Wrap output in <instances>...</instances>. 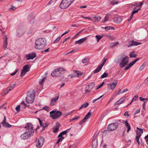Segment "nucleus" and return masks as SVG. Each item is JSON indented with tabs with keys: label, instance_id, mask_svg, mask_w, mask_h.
Returning <instances> with one entry per match:
<instances>
[{
	"label": "nucleus",
	"instance_id": "aec40b11",
	"mask_svg": "<svg viewBox=\"0 0 148 148\" xmlns=\"http://www.w3.org/2000/svg\"><path fill=\"white\" fill-rule=\"evenodd\" d=\"M114 21L116 23H120L122 21V19L121 17H116L114 18Z\"/></svg>",
	"mask_w": 148,
	"mask_h": 148
},
{
	"label": "nucleus",
	"instance_id": "bb28decb",
	"mask_svg": "<svg viewBox=\"0 0 148 148\" xmlns=\"http://www.w3.org/2000/svg\"><path fill=\"white\" fill-rule=\"evenodd\" d=\"M75 71L76 72V74L77 75V77H79L81 76L83 73L81 71L76 70H75Z\"/></svg>",
	"mask_w": 148,
	"mask_h": 148
},
{
	"label": "nucleus",
	"instance_id": "a878e982",
	"mask_svg": "<svg viewBox=\"0 0 148 148\" xmlns=\"http://www.w3.org/2000/svg\"><path fill=\"white\" fill-rule=\"evenodd\" d=\"M7 39V37L6 36L5 40H4L3 43V48L5 49L7 48V45L8 44Z\"/></svg>",
	"mask_w": 148,
	"mask_h": 148
},
{
	"label": "nucleus",
	"instance_id": "0e129e2a",
	"mask_svg": "<svg viewBox=\"0 0 148 148\" xmlns=\"http://www.w3.org/2000/svg\"><path fill=\"white\" fill-rule=\"evenodd\" d=\"M111 27V26H107L106 27L104 28L106 30H108L110 29Z\"/></svg>",
	"mask_w": 148,
	"mask_h": 148
},
{
	"label": "nucleus",
	"instance_id": "5701e85b",
	"mask_svg": "<svg viewBox=\"0 0 148 148\" xmlns=\"http://www.w3.org/2000/svg\"><path fill=\"white\" fill-rule=\"evenodd\" d=\"M25 32V31L24 29H19L18 31V35L19 36H21L23 35Z\"/></svg>",
	"mask_w": 148,
	"mask_h": 148
},
{
	"label": "nucleus",
	"instance_id": "dca6fc26",
	"mask_svg": "<svg viewBox=\"0 0 148 148\" xmlns=\"http://www.w3.org/2000/svg\"><path fill=\"white\" fill-rule=\"evenodd\" d=\"M94 85H93V84H90L88 86L86 87L85 92H89L91 90V89L93 88L94 87Z\"/></svg>",
	"mask_w": 148,
	"mask_h": 148
},
{
	"label": "nucleus",
	"instance_id": "2f4dec72",
	"mask_svg": "<svg viewBox=\"0 0 148 148\" xmlns=\"http://www.w3.org/2000/svg\"><path fill=\"white\" fill-rule=\"evenodd\" d=\"M110 2L113 5L117 4L118 3V1H115L114 0H110Z\"/></svg>",
	"mask_w": 148,
	"mask_h": 148
},
{
	"label": "nucleus",
	"instance_id": "412c9836",
	"mask_svg": "<svg viewBox=\"0 0 148 148\" xmlns=\"http://www.w3.org/2000/svg\"><path fill=\"white\" fill-rule=\"evenodd\" d=\"M87 39L86 38H83L82 39H81L79 40H78L77 41L75 42V44H80L82 43L83 42H84Z\"/></svg>",
	"mask_w": 148,
	"mask_h": 148
},
{
	"label": "nucleus",
	"instance_id": "052dcab7",
	"mask_svg": "<svg viewBox=\"0 0 148 148\" xmlns=\"http://www.w3.org/2000/svg\"><path fill=\"white\" fill-rule=\"evenodd\" d=\"M124 116H127V117H128L129 116V114H128V112L127 111H126L124 114Z\"/></svg>",
	"mask_w": 148,
	"mask_h": 148
},
{
	"label": "nucleus",
	"instance_id": "1a4fd4ad",
	"mask_svg": "<svg viewBox=\"0 0 148 148\" xmlns=\"http://www.w3.org/2000/svg\"><path fill=\"white\" fill-rule=\"evenodd\" d=\"M30 69V68L28 65H26L23 66V69L21 71V77H23L26 73L28 72Z\"/></svg>",
	"mask_w": 148,
	"mask_h": 148
},
{
	"label": "nucleus",
	"instance_id": "58836bf2",
	"mask_svg": "<svg viewBox=\"0 0 148 148\" xmlns=\"http://www.w3.org/2000/svg\"><path fill=\"white\" fill-rule=\"evenodd\" d=\"M112 46H111V47H113L118 45L119 44V43L118 42H116L112 43Z\"/></svg>",
	"mask_w": 148,
	"mask_h": 148
},
{
	"label": "nucleus",
	"instance_id": "f704fd0d",
	"mask_svg": "<svg viewBox=\"0 0 148 148\" xmlns=\"http://www.w3.org/2000/svg\"><path fill=\"white\" fill-rule=\"evenodd\" d=\"M107 60V58L104 57L103 59V62L100 65L102 67L104 65Z\"/></svg>",
	"mask_w": 148,
	"mask_h": 148
},
{
	"label": "nucleus",
	"instance_id": "9b49d317",
	"mask_svg": "<svg viewBox=\"0 0 148 148\" xmlns=\"http://www.w3.org/2000/svg\"><path fill=\"white\" fill-rule=\"evenodd\" d=\"M141 44V43L140 42H138L136 41H135L133 40H132L131 41L129 42L128 44V47H130L131 46H137Z\"/></svg>",
	"mask_w": 148,
	"mask_h": 148
},
{
	"label": "nucleus",
	"instance_id": "e433bc0d",
	"mask_svg": "<svg viewBox=\"0 0 148 148\" xmlns=\"http://www.w3.org/2000/svg\"><path fill=\"white\" fill-rule=\"evenodd\" d=\"M46 77H45L41 81H40L39 82V84H42V83L44 82L45 80L46 79Z\"/></svg>",
	"mask_w": 148,
	"mask_h": 148
},
{
	"label": "nucleus",
	"instance_id": "7c9ffc66",
	"mask_svg": "<svg viewBox=\"0 0 148 148\" xmlns=\"http://www.w3.org/2000/svg\"><path fill=\"white\" fill-rule=\"evenodd\" d=\"M121 90L120 89H119L118 91H116L115 93L112 96V97H114L117 95H119L121 92Z\"/></svg>",
	"mask_w": 148,
	"mask_h": 148
},
{
	"label": "nucleus",
	"instance_id": "2eb2a0df",
	"mask_svg": "<svg viewBox=\"0 0 148 148\" xmlns=\"http://www.w3.org/2000/svg\"><path fill=\"white\" fill-rule=\"evenodd\" d=\"M119 121H120L121 122L123 123V122L125 123V124L126 126V127L127 128V132H128L131 129V127L130 125L128 123V121L127 120H126L125 121L123 120H119Z\"/></svg>",
	"mask_w": 148,
	"mask_h": 148
},
{
	"label": "nucleus",
	"instance_id": "c85d7f7f",
	"mask_svg": "<svg viewBox=\"0 0 148 148\" xmlns=\"http://www.w3.org/2000/svg\"><path fill=\"white\" fill-rule=\"evenodd\" d=\"M88 102H86L84 103L79 108V110H81L83 108H86L88 105Z\"/></svg>",
	"mask_w": 148,
	"mask_h": 148
},
{
	"label": "nucleus",
	"instance_id": "393cba45",
	"mask_svg": "<svg viewBox=\"0 0 148 148\" xmlns=\"http://www.w3.org/2000/svg\"><path fill=\"white\" fill-rule=\"evenodd\" d=\"M140 59L139 58H137L134 60L130 62L128 64L130 67L133 66L136 62L138 61Z\"/></svg>",
	"mask_w": 148,
	"mask_h": 148
},
{
	"label": "nucleus",
	"instance_id": "72a5a7b5",
	"mask_svg": "<svg viewBox=\"0 0 148 148\" xmlns=\"http://www.w3.org/2000/svg\"><path fill=\"white\" fill-rule=\"evenodd\" d=\"M102 37L103 36H100L98 35H96L95 37L97 39V42H98L99 40L102 38Z\"/></svg>",
	"mask_w": 148,
	"mask_h": 148
},
{
	"label": "nucleus",
	"instance_id": "4c0bfd02",
	"mask_svg": "<svg viewBox=\"0 0 148 148\" xmlns=\"http://www.w3.org/2000/svg\"><path fill=\"white\" fill-rule=\"evenodd\" d=\"M108 74L106 73H104L101 77V78H103L107 77L108 76Z\"/></svg>",
	"mask_w": 148,
	"mask_h": 148
},
{
	"label": "nucleus",
	"instance_id": "338daca9",
	"mask_svg": "<svg viewBox=\"0 0 148 148\" xmlns=\"http://www.w3.org/2000/svg\"><path fill=\"white\" fill-rule=\"evenodd\" d=\"M121 104V102L119 101L118 100L116 102H115L114 103V105L115 106H116V105H118L119 104Z\"/></svg>",
	"mask_w": 148,
	"mask_h": 148
},
{
	"label": "nucleus",
	"instance_id": "8fccbe9b",
	"mask_svg": "<svg viewBox=\"0 0 148 148\" xmlns=\"http://www.w3.org/2000/svg\"><path fill=\"white\" fill-rule=\"evenodd\" d=\"M16 85L15 84H14L13 85H12L10 86L8 88H10V89H11V90H12L15 86Z\"/></svg>",
	"mask_w": 148,
	"mask_h": 148
},
{
	"label": "nucleus",
	"instance_id": "a19ab883",
	"mask_svg": "<svg viewBox=\"0 0 148 148\" xmlns=\"http://www.w3.org/2000/svg\"><path fill=\"white\" fill-rule=\"evenodd\" d=\"M61 37L60 36L58 37L54 42L53 43H56L58 42L59 40L60 39Z\"/></svg>",
	"mask_w": 148,
	"mask_h": 148
},
{
	"label": "nucleus",
	"instance_id": "9d476101",
	"mask_svg": "<svg viewBox=\"0 0 148 148\" xmlns=\"http://www.w3.org/2000/svg\"><path fill=\"white\" fill-rule=\"evenodd\" d=\"M62 114L61 111H58L54 114L51 115V117L53 119H57L60 117Z\"/></svg>",
	"mask_w": 148,
	"mask_h": 148
},
{
	"label": "nucleus",
	"instance_id": "a211bd4d",
	"mask_svg": "<svg viewBox=\"0 0 148 148\" xmlns=\"http://www.w3.org/2000/svg\"><path fill=\"white\" fill-rule=\"evenodd\" d=\"M136 142L138 143V144L139 145V139L140 137L141 136V134L138 131H136Z\"/></svg>",
	"mask_w": 148,
	"mask_h": 148
},
{
	"label": "nucleus",
	"instance_id": "bf43d9fd",
	"mask_svg": "<svg viewBox=\"0 0 148 148\" xmlns=\"http://www.w3.org/2000/svg\"><path fill=\"white\" fill-rule=\"evenodd\" d=\"M70 37L69 36V37L67 38H65V39H64V40L63 41V42H62V43L63 44H64V43L66 41H67V40L68 39H70Z\"/></svg>",
	"mask_w": 148,
	"mask_h": 148
},
{
	"label": "nucleus",
	"instance_id": "5fc2aeb1",
	"mask_svg": "<svg viewBox=\"0 0 148 148\" xmlns=\"http://www.w3.org/2000/svg\"><path fill=\"white\" fill-rule=\"evenodd\" d=\"M79 117H80L79 116H75V117L72 119H71V121L75 120H77V119H79Z\"/></svg>",
	"mask_w": 148,
	"mask_h": 148
},
{
	"label": "nucleus",
	"instance_id": "13d9d810",
	"mask_svg": "<svg viewBox=\"0 0 148 148\" xmlns=\"http://www.w3.org/2000/svg\"><path fill=\"white\" fill-rule=\"evenodd\" d=\"M10 9L12 11H14L16 9V8L12 5L11 6V7L10 8Z\"/></svg>",
	"mask_w": 148,
	"mask_h": 148
},
{
	"label": "nucleus",
	"instance_id": "6ab92c4d",
	"mask_svg": "<svg viewBox=\"0 0 148 148\" xmlns=\"http://www.w3.org/2000/svg\"><path fill=\"white\" fill-rule=\"evenodd\" d=\"M115 82L114 83L111 82L110 83L109 85H110L111 90L114 89L115 88V86H116L117 85V81L116 80H115Z\"/></svg>",
	"mask_w": 148,
	"mask_h": 148
},
{
	"label": "nucleus",
	"instance_id": "6e6d98bb",
	"mask_svg": "<svg viewBox=\"0 0 148 148\" xmlns=\"http://www.w3.org/2000/svg\"><path fill=\"white\" fill-rule=\"evenodd\" d=\"M80 34V32H78L73 37V39L77 37L79 34Z\"/></svg>",
	"mask_w": 148,
	"mask_h": 148
},
{
	"label": "nucleus",
	"instance_id": "37998d69",
	"mask_svg": "<svg viewBox=\"0 0 148 148\" xmlns=\"http://www.w3.org/2000/svg\"><path fill=\"white\" fill-rule=\"evenodd\" d=\"M103 96V95H101V96H100V97H99L98 98L93 100L92 101V103H94L96 101H97L98 99H100Z\"/></svg>",
	"mask_w": 148,
	"mask_h": 148
},
{
	"label": "nucleus",
	"instance_id": "de8ad7c7",
	"mask_svg": "<svg viewBox=\"0 0 148 148\" xmlns=\"http://www.w3.org/2000/svg\"><path fill=\"white\" fill-rule=\"evenodd\" d=\"M6 117L5 116H4V119L3 120V121H2V122L1 123V124L2 125L3 124H4V123H6Z\"/></svg>",
	"mask_w": 148,
	"mask_h": 148
},
{
	"label": "nucleus",
	"instance_id": "ea45409f",
	"mask_svg": "<svg viewBox=\"0 0 148 148\" xmlns=\"http://www.w3.org/2000/svg\"><path fill=\"white\" fill-rule=\"evenodd\" d=\"M48 124H47L46 123H43L42 124V127L43 128V129L42 130H43L45 129V128L47 127V125H48Z\"/></svg>",
	"mask_w": 148,
	"mask_h": 148
},
{
	"label": "nucleus",
	"instance_id": "b1692460",
	"mask_svg": "<svg viewBox=\"0 0 148 148\" xmlns=\"http://www.w3.org/2000/svg\"><path fill=\"white\" fill-rule=\"evenodd\" d=\"M102 67L100 65H99L96 69L93 71L94 73H98L101 70Z\"/></svg>",
	"mask_w": 148,
	"mask_h": 148
},
{
	"label": "nucleus",
	"instance_id": "774afa93",
	"mask_svg": "<svg viewBox=\"0 0 148 148\" xmlns=\"http://www.w3.org/2000/svg\"><path fill=\"white\" fill-rule=\"evenodd\" d=\"M18 69H17L16 70L15 72H14V73H12L10 74L12 76H13L15 75L16 73L18 71Z\"/></svg>",
	"mask_w": 148,
	"mask_h": 148
},
{
	"label": "nucleus",
	"instance_id": "49530a36",
	"mask_svg": "<svg viewBox=\"0 0 148 148\" xmlns=\"http://www.w3.org/2000/svg\"><path fill=\"white\" fill-rule=\"evenodd\" d=\"M140 9V8H138V9L137 10H133L132 11V15H134V14H135V13H137L138 12V10Z\"/></svg>",
	"mask_w": 148,
	"mask_h": 148
},
{
	"label": "nucleus",
	"instance_id": "ddd939ff",
	"mask_svg": "<svg viewBox=\"0 0 148 148\" xmlns=\"http://www.w3.org/2000/svg\"><path fill=\"white\" fill-rule=\"evenodd\" d=\"M91 115V113L90 112H88L86 115L84 117L83 119L79 122V124L81 125L83 123H84L87 119L89 118L90 117Z\"/></svg>",
	"mask_w": 148,
	"mask_h": 148
},
{
	"label": "nucleus",
	"instance_id": "c03bdc74",
	"mask_svg": "<svg viewBox=\"0 0 148 148\" xmlns=\"http://www.w3.org/2000/svg\"><path fill=\"white\" fill-rule=\"evenodd\" d=\"M138 95H135L133 97L132 99V100L133 101H135L137 99H138Z\"/></svg>",
	"mask_w": 148,
	"mask_h": 148
},
{
	"label": "nucleus",
	"instance_id": "3c124183",
	"mask_svg": "<svg viewBox=\"0 0 148 148\" xmlns=\"http://www.w3.org/2000/svg\"><path fill=\"white\" fill-rule=\"evenodd\" d=\"M104 84V82H103L97 88H96V90H98V89H99V88H101L102 86H103V85Z\"/></svg>",
	"mask_w": 148,
	"mask_h": 148
},
{
	"label": "nucleus",
	"instance_id": "f3484780",
	"mask_svg": "<svg viewBox=\"0 0 148 148\" xmlns=\"http://www.w3.org/2000/svg\"><path fill=\"white\" fill-rule=\"evenodd\" d=\"M59 96H58L51 99V101L50 103V105L51 106H53L55 105L56 101L59 98Z\"/></svg>",
	"mask_w": 148,
	"mask_h": 148
},
{
	"label": "nucleus",
	"instance_id": "0eeeda50",
	"mask_svg": "<svg viewBox=\"0 0 148 148\" xmlns=\"http://www.w3.org/2000/svg\"><path fill=\"white\" fill-rule=\"evenodd\" d=\"M118 124L114 123L109 124L107 130L109 131H112L116 130L118 127Z\"/></svg>",
	"mask_w": 148,
	"mask_h": 148
},
{
	"label": "nucleus",
	"instance_id": "c9c22d12",
	"mask_svg": "<svg viewBox=\"0 0 148 148\" xmlns=\"http://www.w3.org/2000/svg\"><path fill=\"white\" fill-rule=\"evenodd\" d=\"M56 112L57 110L56 109H54L50 112V116L51 117V115H53Z\"/></svg>",
	"mask_w": 148,
	"mask_h": 148
},
{
	"label": "nucleus",
	"instance_id": "6e6552de",
	"mask_svg": "<svg viewBox=\"0 0 148 148\" xmlns=\"http://www.w3.org/2000/svg\"><path fill=\"white\" fill-rule=\"evenodd\" d=\"M129 58L128 56H126L123 59L121 62L119 64L120 66L122 68L126 65L129 62Z\"/></svg>",
	"mask_w": 148,
	"mask_h": 148
},
{
	"label": "nucleus",
	"instance_id": "a18cd8bd",
	"mask_svg": "<svg viewBox=\"0 0 148 148\" xmlns=\"http://www.w3.org/2000/svg\"><path fill=\"white\" fill-rule=\"evenodd\" d=\"M20 106L19 105H18L16 108L15 109L18 112L20 110Z\"/></svg>",
	"mask_w": 148,
	"mask_h": 148
},
{
	"label": "nucleus",
	"instance_id": "4be33fe9",
	"mask_svg": "<svg viewBox=\"0 0 148 148\" xmlns=\"http://www.w3.org/2000/svg\"><path fill=\"white\" fill-rule=\"evenodd\" d=\"M97 140H95V139H93L92 144V148H97Z\"/></svg>",
	"mask_w": 148,
	"mask_h": 148
},
{
	"label": "nucleus",
	"instance_id": "7ed1b4c3",
	"mask_svg": "<svg viewBox=\"0 0 148 148\" xmlns=\"http://www.w3.org/2000/svg\"><path fill=\"white\" fill-rule=\"evenodd\" d=\"M28 92L25 100L27 103H31L34 102L35 97V92L34 90Z\"/></svg>",
	"mask_w": 148,
	"mask_h": 148
},
{
	"label": "nucleus",
	"instance_id": "473e14b6",
	"mask_svg": "<svg viewBox=\"0 0 148 148\" xmlns=\"http://www.w3.org/2000/svg\"><path fill=\"white\" fill-rule=\"evenodd\" d=\"M64 138V137H62L61 138H60L58 139V140L57 142H56V144H58L59 142H61Z\"/></svg>",
	"mask_w": 148,
	"mask_h": 148
},
{
	"label": "nucleus",
	"instance_id": "79ce46f5",
	"mask_svg": "<svg viewBox=\"0 0 148 148\" xmlns=\"http://www.w3.org/2000/svg\"><path fill=\"white\" fill-rule=\"evenodd\" d=\"M42 109L44 110L47 112H49V109L48 107L47 106H45Z\"/></svg>",
	"mask_w": 148,
	"mask_h": 148
},
{
	"label": "nucleus",
	"instance_id": "69168bd1",
	"mask_svg": "<svg viewBox=\"0 0 148 148\" xmlns=\"http://www.w3.org/2000/svg\"><path fill=\"white\" fill-rule=\"evenodd\" d=\"M88 60L87 59L84 58L82 60V62L83 63H86L87 62Z\"/></svg>",
	"mask_w": 148,
	"mask_h": 148
},
{
	"label": "nucleus",
	"instance_id": "423d86ee",
	"mask_svg": "<svg viewBox=\"0 0 148 148\" xmlns=\"http://www.w3.org/2000/svg\"><path fill=\"white\" fill-rule=\"evenodd\" d=\"M44 139L42 137L37 138L35 141L36 147L38 148H41L44 144Z\"/></svg>",
	"mask_w": 148,
	"mask_h": 148
},
{
	"label": "nucleus",
	"instance_id": "4d7b16f0",
	"mask_svg": "<svg viewBox=\"0 0 148 148\" xmlns=\"http://www.w3.org/2000/svg\"><path fill=\"white\" fill-rule=\"evenodd\" d=\"M101 19V17L100 16H97V17L96 18V19L95 20V22L99 21Z\"/></svg>",
	"mask_w": 148,
	"mask_h": 148
},
{
	"label": "nucleus",
	"instance_id": "f257e3e1",
	"mask_svg": "<svg viewBox=\"0 0 148 148\" xmlns=\"http://www.w3.org/2000/svg\"><path fill=\"white\" fill-rule=\"evenodd\" d=\"M24 128L27 129V130L21 136L20 138L22 139L29 138L31 136H33L34 133L33 127L31 123H27V125L25 126Z\"/></svg>",
	"mask_w": 148,
	"mask_h": 148
},
{
	"label": "nucleus",
	"instance_id": "c756f323",
	"mask_svg": "<svg viewBox=\"0 0 148 148\" xmlns=\"http://www.w3.org/2000/svg\"><path fill=\"white\" fill-rule=\"evenodd\" d=\"M3 125V126L5 127L9 128L12 126V125L9 124L8 123L6 122Z\"/></svg>",
	"mask_w": 148,
	"mask_h": 148
},
{
	"label": "nucleus",
	"instance_id": "e2e57ef3",
	"mask_svg": "<svg viewBox=\"0 0 148 148\" xmlns=\"http://www.w3.org/2000/svg\"><path fill=\"white\" fill-rule=\"evenodd\" d=\"M136 128L137 130H139L142 134L143 133V129L140 128L138 127H137Z\"/></svg>",
	"mask_w": 148,
	"mask_h": 148
},
{
	"label": "nucleus",
	"instance_id": "cd10ccee",
	"mask_svg": "<svg viewBox=\"0 0 148 148\" xmlns=\"http://www.w3.org/2000/svg\"><path fill=\"white\" fill-rule=\"evenodd\" d=\"M134 51H133L131 52L129 54L130 57L131 58H136L137 56V55L134 53Z\"/></svg>",
	"mask_w": 148,
	"mask_h": 148
},
{
	"label": "nucleus",
	"instance_id": "39448f33",
	"mask_svg": "<svg viewBox=\"0 0 148 148\" xmlns=\"http://www.w3.org/2000/svg\"><path fill=\"white\" fill-rule=\"evenodd\" d=\"M64 69L62 68L56 69L51 73V75L53 77H59L64 73Z\"/></svg>",
	"mask_w": 148,
	"mask_h": 148
},
{
	"label": "nucleus",
	"instance_id": "680f3d73",
	"mask_svg": "<svg viewBox=\"0 0 148 148\" xmlns=\"http://www.w3.org/2000/svg\"><path fill=\"white\" fill-rule=\"evenodd\" d=\"M33 33V30L32 29H30L28 32V34H31Z\"/></svg>",
	"mask_w": 148,
	"mask_h": 148
},
{
	"label": "nucleus",
	"instance_id": "09e8293b",
	"mask_svg": "<svg viewBox=\"0 0 148 148\" xmlns=\"http://www.w3.org/2000/svg\"><path fill=\"white\" fill-rule=\"evenodd\" d=\"M139 99L142 101H144L145 100H147L148 99L147 98H142L141 97H139Z\"/></svg>",
	"mask_w": 148,
	"mask_h": 148
},
{
	"label": "nucleus",
	"instance_id": "f8f14e48",
	"mask_svg": "<svg viewBox=\"0 0 148 148\" xmlns=\"http://www.w3.org/2000/svg\"><path fill=\"white\" fill-rule=\"evenodd\" d=\"M36 54L35 53H30L26 55V57L27 60L33 59L36 57Z\"/></svg>",
	"mask_w": 148,
	"mask_h": 148
},
{
	"label": "nucleus",
	"instance_id": "f03ea898",
	"mask_svg": "<svg viewBox=\"0 0 148 148\" xmlns=\"http://www.w3.org/2000/svg\"><path fill=\"white\" fill-rule=\"evenodd\" d=\"M35 48L37 49H41L47 45V41L45 38H39L36 40L35 42Z\"/></svg>",
	"mask_w": 148,
	"mask_h": 148
},
{
	"label": "nucleus",
	"instance_id": "4468645a",
	"mask_svg": "<svg viewBox=\"0 0 148 148\" xmlns=\"http://www.w3.org/2000/svg\"><path fill=\"white\" fill-rule=\"evenodd\" d=\"M60 126V125L58 122H57L56 123V126H54L53 128V132L54 133H56L58 132Z\"/></svg>",
	"mask_w": 148,
	"mask_h": 148
},
{
	"label": "nucleus",
	"instance_id": "20e7f679",
	"mask_svg": "<svg viewBox=\"0 0 148 148\" xmlns=\"http://www.w3.org/2000/svg\"><path fill=\"white\" fill-rule=\"evenodd\" d=\"M74 0H62L59 5L61 9H65L68 8Z\"/></svg>",
	"mask_w": 148,
	"mask_h": 148
},
{
	"label": "nucleus",
	"instance_id": "603ef678",
	"mask_svg": "<svg viewBox=\"0 0 148 148\" xmlns=\"http://www.w3.org/2000/svg\"><path fill=\"white\" fill-rule=\"evenodd\" d=\"M145 66V65L144 64H143V65H142L139 68V70L141 71L143 70V69L144 68V67Z\"/></svg>",
	"mask_w": 148,
	"mask_h": 148
},
{
	"label": "nucleus",
	"instance_id": "864d4df0",
	"mask_svg": "<svg viewBox=\"0 0 148 148\" xmlns=\"http://www.w3.org/2000/svg\"><path fill=\"white\" fill-rule=\"evenodd\" d=\"M11 90L10 88H8L6 90L4 91V95L7 93L10 90Z\"/></svg>",
	"mask_w": 148,
	"mask_h": 148
}]
</instances>
